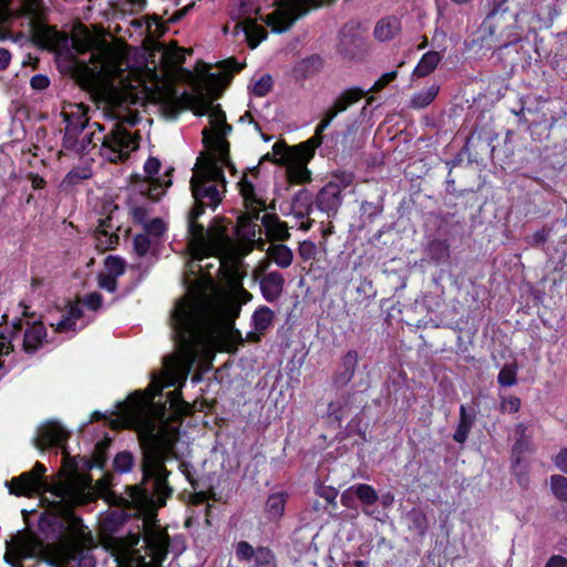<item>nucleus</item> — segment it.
I'll return each mask as SVG.
<instances>
[{
	"label": "nucleus",
	"mask_w": 567,
	"mask_h": 567,
	"mask_svg": "<svg viewBox=\"0 0 567 567\" xmlns=\"http://www.w3.org/2000/svg\"><path fill=\"white\" fill-rule=\"evenodd\" d=\"M289 184L302 185L311 181V173L305 165L291 166L287 169Z\"/></svg>",
	"instance_id": "nucleus-46"
},
{
	"label": "nucleus",
	"mask_w": 567,
	"mask_h": 567,
	"mask_svg": "<svg viewBox=\"0 0 567 567\" xmlns=\"http://www.w3.org/2000/svg\"><path fill=\"white\" fill-rule=\"evenodd\" d=\"M45 472L47 467L42 463L35 462L30 471L12 477L6 485L10 494L16 496L32 497L50 492L53 496L61 499L59 505L63 507L62 515L43 513L39 518L40 529L44 530L45 528H50L53 532L56 529L60 532L64 530L74 538L84 539L89 537L91 539V533L83 524V520L76 516L71 508L62 505V501L69 495V486L62 482L53 485L49 484Z\"/></svg>",
	"instance_id": "nucleus-3"
},
{
	"label": "nucleus",
	"mask_w": 567,
	"mask_h": 567,
	"mask_svg": "<svg viewBox=\"0 0 567 567\" xmlns=\"http://www.w3.org/2000/svg\"><path fill=\"white\" fill-rule=\"evenodd\" d=\"M80 132L72 131L68 127H65L64 136L62 140V146L68 151H73L75 153H84L85 152V145L83 143H80L78 140V136L80 135Z\"/></svg>",
	"instance_id": "nucleus-48"
},
{
	"label": "nucleus",
	"mask_w": 567,
	"mask_h": 567,
	"mask_svg": "<svg viewBox=\"0 0 567 567\" xmlns=\"http://www.w3.org/2000/svg\"><path fill=\"white\" fill-rule=\"evenodd\" d=\"M144 542L146 545V555L150 556L151 561L154 565L161 566L168 554V534L156 527L150 528L145 532Z\"/></svg>",
	"instance_id": "nucleus-14"
},
{
	"label": "nucleus",
	"mask_w": 567,
	"mask_h": 567,
	"mask_svg": "<svg viewBox=\"0 0 567 567\" xmlns=\"http://www.w3.org/2000/svg\"><path fill=\"white\" fill-rule=\"evenodd\" d=\"M337 0H276L277 8L261 20L275 33H284L313 10L333 6Z\"/></svg>",
	"instance_id": "nucleus-7"
},
{
	"label": "nucleus",
	"mask_w": 567,
	"mask_h": 567,
	"mask_svg": "<svg viewBox=\"0 0 567 567\" xmlns=\"http://www.w3.org/2000/svg\"><path fill=\"white\" fill-rule=\"evenodd\" d=\"M522 401L518 396L508 395L503 396L499 403V411L502 413H516L520 410Z\"/></svg>",
	"instance_id": "nucleus-56"
},
{
	"label": "nucleus",
	"mask_w": 567,
	"mask_h": 567,
	"mask_svg": "<svg viewBox=\"0 0 567 567\" xmlns=\"http://www.w3.org/2000/svg\"><path fill=\"white\" fill-rule=\"evenodd\" d=\"M313 196L307 188L298 190L292 198V207L297 210L296 216L302 218L312 212Z\"/></svg>",
	"instance_id": "nucleus-34"
},
{
	"label": "nucleus",
	"mask_w": 567,
	"mask_h": 567,
	"mask_svg": "<svg viewBox=\"0 0 567 567\" xmlns=\"http://www.w3.org/2000/svg\"><path fill=\"white\" fill-rule=\"evenodd\" d=\"M104 267L106 274L112 275L114 277H120L124 275L126 270L125 260L118 256L110 255L104 259Z\"/></svg>",
	"instance_id": "nucleus-50"
},
{
	"label": "nucleus",
	"mask_w": 567,
	"mask_h": 567,
	"mask_svg": "<svg viewBox=\"0 0 567 567\" xmlns=\"http://www.w3.org/2000/svg\"><path fill=\"white\" fill-rule=\"evenodd\" d=\"M272 89V78L270 74H264L260 76V79H258L250 92L251 94H254L255 96H258V97H264L266 96Z\"/></svg>",
	"instance_id": "nucleus-53"
},
{
	"label": "nucleus",
	"mask_w": 567,
	"mask_h": 567,
	"mask_svg": "<svg viewBox=\"0 0 567 567\" xmlns=\"http://www.w3.org/2000/svg\"><path fill=\"white\" fill-rule=\"evenodd\" d=\"M204 209L202 206H192L187 214V236L188 245L195 250V258L203 260L206 255L208 227L199 223Z\"/></svg>",
	"instance_id": "nucleus-10"
},
{
	"label": "nucleus",
	"mask_w": 567,
	"mask_h": 567,
	"mask_svg": "<svg viewBox=\"0 0 567 567\" xmlns=\"http://www.w3.org/2000/svg\"><path fill=\"white\" fill-rule=\"evenodd\" d=\"M359 367V353L355 350H348L341 355L340 361L332 374V385L337 389L347 386L354 378Z\"/></svg>",
	"instance_id": "nucleus-17"
},
{
	"label": "nucleus",
	"mask_w": 567,
	"mask_h": 567,
	"mask_svg": "<svg viewBox=\"0 0 567 567\" xmlns=\"http://www.w3.org/2000/svg\"><path fill=\"white\" fill-rule=\"evenodd\" d=\"M409 529L419 537H424L429 530L430 524L426 514L419 508H413L408 514Z\"/></svg>",
	"instance_id": "nucleus-36"
},
{
	"label": "nucleus",
	"mask_w": 567,
	"mask_h": 567,
	"mask_svg": "<svg viewBox=\"0 0 567 567\" xmlns=\"http://www.w3.org/2000/svg\"><path fill=\"white\" fill-rule=\"evenodd\" d=\"M69 439L70 433L60 423L52 421L40 430L34 443L40 450L51 446L64 449Z\"/></svg>",
	"instance_id": "nucleus-18"
},
{
	"label": "nucleus",
	"mask_w": 567,
	"mask_h": 567,
	"mask_svg": "<svg viewBox=\"0 0 567 567\" xmlns=\"http://www.w3.org/2000/svg\"><path fill=\"white\" fill-rule=\"evenodd\" d=\"M266 254L272 262L282 269L290 267L293 261V252L285 244H271L267 247Z\"/></svg>",
	"instance_id": "nucleus-32"
},
{
	"label": "nucleus",
	"mask_w": 567,
	"mask_h": 567,
	"mask_svg": "<svg viewBox=\"0 0 567 567\" xmlns=\"http://www.w3.org/2000/svg\"><path fill=\"white\" fill-rule=\"evenodd\" d=\"M351 489H353V494L364 505H368V506L374 505L379 499L377 491L373 488V486H371L369 484L360 483V484L351 486Z\"/></svg>",
	"instance_id": "nucleus-43"
},
{
	"label": "nucleus",
	"mask_w": 567,
	"mask_h": 567,
	"mask_svg": "<svg viewBox=\"0 0 567 567\" xmlns=\"http://www.w3.org/2000/svg\"><path fill=\"white\" fill-rule=\"evenodd\" d=\"M144 229L147 236L162 237L167 227L162 218L156 217L148 223H145Z\"/></svg>",
	"instance_id": "nucleus-55"
},
{
	"label": "nucleus",
	"mask_w": 567,
	"mask_h": 567,
	"mask_svg": "<svg viewBox=\"0 0 567 567\" xmlns=\"http://www.w3.org/2000/svg\"><path fill=\"white\" fill-rule=\"evenodd\" d=\"M190 190L194 197L193 206H202L204 213L206 208L215 210L221 203V193L215 184L203 182L199 174H193L190 178Z\"/></svg>",
	"instance_id": "nucleus-12"
},
{
	"label": "nucleus",
	"mask_w": 567,
	"mask_h": 567,
	"mask_svg": "<svg viewBox=\"0 0 567 567\" xmlns=\"http://www.w3.org/2000/svg\"><path fill=\"white\" fill-rule=\"evenodd\" d=\"M367 92L361 87H350L344 90L328 107L321 121L315 130V134L306 142L295 146L299 157L303 161H309L313 157L316 150L323 143V132L330 126L332 121L340 114L346 112L350 106L358 103L365 96Z\"/></svg>",
	"instance_id": "nucleus-6"
},
{
	"label": "nucleus",
	"mask_w": 567,
	"mask_h": 567,
	"mask_svg": "<svg viewBox=\"0 0 567 567\" xmlns=\"http://www.w3.org/2000/svg\"><path fill=\"white\" fill-rule=\"evenodd\" d=\"M261 225L266 236L271 241L284 243L290 238L289 227L286 221L280 220L277 214H265L261 217Z\"/></svg>",
	"instance_id": "nucleus-22"
},
{
	"label": "nucleus",
	"mask_w": 567,
	"mask_h": 567,
	"mask_svg": "<svg viewBox=\"0 0 567 567\" xmlns=\"http://www.w3.org/2000/svg\"><path fill=\"white\" fill-rule=\"evenodd\" d=\"M202 135L204 146L214 147L219 162L230 165V144L226 140L227 135H221V133L212 134L208 128H204Z\"/></svg>",
	"instance_id": "nucleus-24"
},
{
	"label": "nucleus",
	"mask_w": 567,
	"mask_h": 567,
	"mask_svg": "<svg viewBox=\"0 0 567 567\" xmlns=\"http://www.w3.org/2000/svg\"><path fill=\"white\" fill-rule=\"evenodd\" d=\"M231 221L225 216H215L208 225L207 247L205 258L210 256L224 257L233 247L229 236Z\"/></svg>",
	"instance_id": "nucleus-9"
},
{
	"label": "nucleus",
	"mask_w": 567,
	"mask_h": 567,
	"mask_svg": "<svg viewBox=\"0 0 567 567\" xmlns=\"http://www.w3.org/2000/svg\"><path fill=\"white\" fill-rule=\"evenodd\" d=\"M441 61V54L436 51H429L422 55L413 70L416 78H425L431 74Z\"/></svg>",
	"instance_id": "nucleus-35"
},
{
	"label": "nucleus",
	"mask_w": 567,
	"mask_h": 567,
	"mask_svg": "<svg viewBox=\"0 0 567 567\" xmlns=\"http://www.w3.org/2000/svg\"><path fill=\"white\" fill-rule=\"evenodd\" d=\"M239 312V305L228 298H213L203 292L179 298L169 317L177 368L189 373L200 352L225 331L244 343L241 332L234 327Z\"/></svg>",
	"instance_id": "nucleus-1"
},
{
	"label": "nucleus",
	"mask_w": 567,
	"mask_h": 567,
	"mask_svg": "<svg viewBox=\"0 0 567 567\" xmlns=\"http://www.w3.org/2000/svg\"><path fill=\"white\" fill-rule=\"evenodd\" d=\"M550 492L561 503H567V477L554 474L549 477Z\"/></svg>",
	"instance_id": "nucleus-44"
},
{
	"label": "nucleus",
	"mask_w": 567,
	"mask_h": 567,
	"mask_svg": "<svg viewBox=\"0 0 567 567\" xmlns=\"http://www.w3.org/2000/svg\"><path fill=\"white\" fill-rule=\"evenodd\" d=\"M134 251L138 257H145L151 249V239L146 234H137L133 238Z\"/></svg>",
	"instance_id": "nucleus-54"
},
{
	"label": "nucleus",
	"mask_w": 567,
	"mask_h": 567,
	"mask_svg": "<svg viewBox=\"0 0 567 567\" xmlns=\"http://www.w3.org/2000/svg\"><path fill=\"white\" fill-rule=\"evenodd\" d=\"M110 440L99 441L93 450L92 456L89 461V468L104 470L109 460L107 451L110 447Z\"/></svg>",
	"instance_id": "nucleus-38"
},
{
	"label": "nucleus",
	"mask_w": 567,
	"mask_h": 567,
	"mask_svg": "<svg viewBox=\"0 0 567 567\" xmlns=\"http://www.w3.org/2000/svg\"><path fill=\"white\" fill-rule=\"evenodd\" d=\"M261 295L268 302H275L284 291L285 278L279 271H270L260 279Z\"/></svg>",
	"instance_id": "nucleus-23"
},
{
	"label": "nucleus",
	"mask_w": 567,
	"mask_h": 567,
	"mask_svg": "<svg viewBox=\"0 0 567 567\" xmlns=\"http://www.w3.org/2000/svg\"><path fill=\"white\" fill-rule=\"evenodd\" d=\"M508 1L509 0H493L492 1V9L487 16V19L496 21L494 29L498 27L497 24H498L499 19L505 20L507 16L512 23L516 22L517 12L511 11Z\"/></svg>",
	"instance_id": "nucleus-37"
},
{
	"label": "nucleus",
	"mask_w": 567,
	"mask_h": 567,
	"mask_svg": "<svg viewBox=\"0 0 567 567\" xmlns=\"http://www.w3.org/2000/svg\"><path fill=\"white\" fill-rule=\"evenodd\" d=\"M322 66V59L317 55H310L300 60L293 68L296 78L307 79L316 74Z\"/></svg>",
	"instance_id": "nucleus-33"
},
{
	"label": "nucleus",
	"mask_w": 567,
	"mask_h": 567,
	"mask_svg": "<svg viewBox=\"0 0 567 567\" xmlns=\"http://www.w3.org/2000/svg\"><path fill=\"white\" fill-rule=\"evenodd\" d=\"M90 175L91 174H90L89 168H85V167L73 168L68 173L65 181L69 184L74 185V184L79 183L80 181L89 178Z\"/></svg>",
	"instance_id": "nucleus-61"
},
{
	"label": "nucleus",
	"mask_w": 567,
	"mask_h": 567,
	"mask_svg": "<svg viewBox=\"0 0 567 567\" xmlns=\"http://www.w3.org/2000/svg\"><path fill=\"white\" fill-rule=\"evenodd\" d=\"M97 286L106 290L107 292H115L117 290V277L109 275L106 272H100L97 275Z\"/></svg>",
	"instance_id": "nucleus-57"
},
{
	"label": "nucleus",
	"mask_w": 567,
	"mask_h": 567,
	"mask_svg": "<svg viewBox=\"0 0 567 567\" xmlns=\"http://www.w3.org/2000/svg\"><path fill=\"white\" fill-rule=\"evenodd\" d=\"M553 463L563 473L567 474V447H563L554 457Z\"/></svg>",
	"instance_id": "nucleus-64"
},
{
	"label": "nucleus",
	"mask_w": 567,
	"mask_h": 567,
	"mask_svg": "<svg viewBox=\"0 0 567 567\" xmlns=\"http://www.w3.org/2000/svg\"><path fill=\"white\" fill-rule=\"evenodd\" d=\"M440 92L437 84H432L425 90L419 91L413 94L411 99V106L414 109H424L430 105Z\"/></svg>",
	"instance_id": "nucleus-39"
},
{
	"label": "nucleus",
	"mask_w": 567,
	"mask_h": 567,
	"mask_svg": "<svg viewBox=\"0 0 567 567\" xmlns=\"http://www.w3.org/2000/svg\"><path fill=\"white\" fill-rule=\"evenodd\" d=\"M261 212L257 208L246 209L237 217L236 236L241 245L261 234V227L258 224L259 220L261 221Z\"/></svg>",
	"instance_id": "nucleus-19"
},
{
	"label": "nucleus",
	"mask_w": 567,
	"mask_h": 567,
	"mask_svg": "<svg viewBox=\"0 0 567 567\" xmlns=\"http://www.w3.org/2000/svg\"><path fill=\"white\" fill-rule=\"evenodd\" d=\"M359 395H361L360 391H348L329 402L327 408L328 423L336 427H341L342 421L351 413L352 406Z\"/></svg>",
	"instance_id": "nucleus-16"
},
{
	"label": "nucleus",
	"mask_w": 567,
	"mask_h": 567,
	"mask_svg": "<svg viewBox=\"0 0 567 567\" xmlns=\"http://www.w3.org/2000/svg\"><path fill=\"white\" fill-rule=\"evenodd\" d=\"M287 492L271 493L265 503V514L270 522H279L285 515L286 504L288 501Z\"/></svg>",
	"instance_id": "nucleus-29"
},
{
	"label": "nucleus",
	"mask_w": 567,
	"mask_h": 567,
	"mask_svg": "<svg viewBox=\"0 0 567 567\" xmlns=\"http://www.w3.org/2000/svg\"><path fill=\"white\" fill-rule=\"evenodd\" d=\"M245 33L247 44L250 49H256L264 40L267 39V30L257 23L252 18H246L237 24Z\"/></svg>",
	"instance_id": "nucleus-27"
},
{
	"label": "nucleus",
	"mask_w": 567,
	"mask_h": 567,
	"mask_svg": "<svg viewBox=\"0 0 567 567\" xmlns=\"http://www.w3.org/2000/svg\"><path fill=\"white\" fill-rule=\"evenodd\" d=\"M145 406V398L144 395L135 391L127 396V399L120 403V409H122L123 413L134 415L143 411Z\"/></svg>",
	"instance_id": "nucleus-41"
},
{
	"label": "nucleus",
	"mask_w": 567,
	"mask_h": 567,
	"mask_svg": "<svg viewBox=\"0 0 567 567\" xmlns=\"http://www.w3.org/2000/svg\"><path fill=\"white\" fill-rule=\"evenodd\" d=\"M497 382L502 386H513L517 383V368L515 364H505L498 375Z\"/></svg>",
	"instance_id": "nucleus-51"
},
{
	"label": "nucleus",
	"mask_w": 567,
	"mask_h": 567,
	"mask_svg": "<svg viewBox=\"0 0 567 567\" xmlns=\"http://www.w3.org/2000/svg\"><path fill=\"white\" fill-rule=\"evenodd\" d=\"M425 260L435 266L449 265L451 260V245L447 239L433 238L424 248Z\"/></svg>",
	"instance_id": "nucleus-21"
},
{
	"label": "nucleus",
	"mask_w": 567,
	"mask_h": 567,
	"mask_svg": "<svg viewBox=\"0 0 567 567\" xmlns=\"http://www.w3.org/2000/svg\"><path fill=\"white\" fill-rule=\"evenodd\" d=\"M266 245H267V240L261 238L260 236L259 237H254L252 240H246L241 246H243V255L246 256L248 254H250L254 249H257V250H260V251H266L267 248H266Z\"/></svg>",
	"instance_id": "nucleus-58"
},
{
	"label": "nucleus",
	"mask_w": 567,
	"mask_h": 567,
	"mask_svg": "<svg viewBox=\"0 0 567 567\" xmlns=\"http://www.w3.org/2000/svg\"><path fill=\"white\" fill-rule=\"evenodd\" d=\"M549 237V230L546 228H542L535 231L532 236L527 238V243L533 247H538L547 241Z\"/></svg>",
	"instance_id": "nucleus-63"
},
{
	"label": "nucleus",
	"mask_w": 567,
	"mask_h": 567,
	"mask_svg": "<svg viewBox=\"0 0 567 567\" xmlns=\"http://www.w3.org/2000/svg\"><path fill=\"white\" fill-rule=\"evenodd\" d=\"M221 94L223 87L219 74L209 73L203 85H198L196 93L184 92L182 99L196 105L195 115H209V122L214 130L213 134L228 135L233 131V126L227 123L226 113L221 105L214 104V101L219 99Z\"/></svg>",
	"instance_id": "nucleus-4"
},
{
	"label": "nucleus",
	"mask_w": 567,
	"mask_h": 567,
	"mask_svg": "<svg viewBox=\"0 0 567 567\" xmlns=\"http://www.w3.org/2000/svg\"><path fill=\"white\" fill-rule=\"evenodd\" d=\"M476 415L474 409L468 412L465 405L460 408V420L455 432L453 433V440L457 443H465L468 434L475 423Z\"/></svg>",
	"instance_id": "nucleus-31"
},
{
	"label": "nucleus",
	"mask_w": 567,
	"mask_h": 567,
	"mask_svg": "<svg viewBox=\"0 0 567 567\" xmlns=\"http://www.w3.org/2000/svg\"><path fill=\"white\" fill-rule=\"evenodd\" d=\"M224 166L228 165L220 163L215 153H203L198 157L194 174H199L205 183L215 184L217 186L221 185L225 188L226 178Z\"/></svg>",
	"instance_id": "nucleus-13"
},
{
	"label": "nucleus",
	"mask_w": 567,
	"mask_h": 567,
	"mask_svg": "<svg viewBox=\"0 0 567 567\" xmlns=\"http://www.w3.org/2000/svg\"><path fill=\"white\" fill-rule=\"evenodd\" d=\"M358 40L359 39L355 35H348L342 33L338 44V51L347 58H354Z\"/></svg>",
	"instance_id": "nucleus-52"
},
{
	"label": "nucleus",
	"mask_w": 567,
	"mask_h": 567,
	"mask_svg": "<svg viewBox=\"0 0 567 567\" xmlns=\"http://www.w3.org/2000/svg\"><path fill=\"white\" fill-rule=\"evenodd\" d=\"M71 110H63L62 115L68 128L82 133L89 124L87 106L83 103L70 104Z\"/></svg>",
	"instance_id": "nucleus-25"
},
{
	"label": "nucleus",
	"mask_w": 567,
	"mask_h": 567,
	"mask_svg": "<svg viewBox=\"0 0 567 567\" xmlns=\"http://www.w3.org/2000/svg\"><path fill=\"white\" fill-rule=\"evenodd\" d=\"M235 555L241 563L254 560V567H278L276 554L268 546L254 548L247 540H240L235 545Z\"/></svg>",
	"instance_id": "nucleus-11"
},
{
	"label": "nucleus",
	"mask_w": 567,
	"mask_h": 567,
	"mask_svg": "<svg viewBox=\"0 0 567 567\" xmlns=\"http://www.w3.org/2000/svg\"><path fill=\"white\" fill-rule=\"evenodd\" d=\"M134 456L128 451L120 452L113 460V470L117 473H127L132 470Z\"/></svg>",
	"instance_id": "nucleus-49"
},
{
	"label": "nucleus",
	"mask_w": 567,
	"mask_h": 567,
	"mask_svg": "<svg viewBox=\"0 0 567 567\" xmlns=\"http://www.w3.org/2000/svg\"><path fill=\"white\" fill-rule=\"evenodd\" d=\"M48 332L47 327L42 321L28 322V327L24 331L22 349L28 354H34L45 343L49 342L47 339Z\"/></svg>",
	"instance_id": "nucleus-20"
},
{
	"label": "nucleus",
	"mask_w": 567,
	"mask_h": 567,
	"mask_svg": "<svg viewBox=\"0 0 567 567\" xmlns=\"http://www.w3.org/2000/svg\"><path fill=\"white\" fill-rule=\"evenodd\" d=\"M239 193L244 199V206L246 209L257 208L259 210H266V202L258 197L256 194L255 185L250 182L247 176H244L239 182Z\"/></svg>",
	"instance_id": "nucleus-30"
},
{
	"label": "nucleus",
	"mask_w": 567,
	"mask_h": 567,
	"mask_svg": "<svg viewBox=\"0 0 567 567\" xmlns=\"http://www.w3.org/2000/svg\"><path fill=\"white\" fill-rule=\"evenodd\" d=\"M527 425L518 423L515 426V434L517 439L512 446V461L514 465H518L524 455L533 451V442L529 435H527Z\"/></svg>",
	"instance_id": "nucleus-26"
},
{
	"label": "nucleus",
	"mask_w": 567,
	"mask_h": 567,
	"mask_svg": "<svg viewBox=\"0 0 567 567\" xmlns=\"http://www.w3.org/2000/svg\"><path fill=\"white\" fill-rule=\"evenodd\" d=\"M274 311L267 306H260L252 313V324L257 332L266 331L274 320Z\"/></svg>",
	"instance_id": "nucleus-40"
},
{
	"label": "nucleus",
	"mask_w": 567,
	"mask_h": 567,
	"mask_svg": "<svg viewBox=\"0 0 567 567\" xmlns=\"http://www.w3.org/2000/svg\"><path fill=\"white\" fill-rule=\"evenodd\" d=\"M118 228L120 227H115L113 225L112 216L100 219L96 233L97 235L107 237V248H113L114 245L118 244L120 237L115 231H113L114 229L117 230Z\"/></svg>",
	"instance_id": "nucleus-42"
},
{
	"label": "nucleus",
	"mask_w": 567,
	"mask_h": 567,
	"mask_svg": "<svg viewBox=\"0 0 567 567\" xmlns=\"http://www.w3.org/2000/svg\"><path fill=\"white\" fill-rule=\"evenodd\" d=\"M113 7L122 13L138 14L147 6V0H113Z\"/></svg>",
	"instance_id": "nucleus-45"
},
{
	"label": "nucleus",
	"mask_w": 567,
	"mask_h": 567,
	"mask_svg": "<svg viewBox=\"0 0 567 567\" xmlns=\"http://www.w3.org/2000/svg\"><path fill=\"white\" fill-rule=\"evenodd\" d=\"M383 212V198L379 196L377 202L363 200L360 206L362 216H367L369 221H373Z\"/></svg>",
	"instance_id": "nucleus-47"
},
{
	"label": "nucleus",
	"mask_w": 567,
	"mask_h": 567,
	"mask_svg": "<svg viewBox=\"0 0 567 567\" xmlns=\"http://www.w3.org/2000/svg\"><path fill=\"white\" fill-rule=\"evenodd\" d=\"M401 31V21L394 16L380 19L374 27V38L380 42L393 40Z\"/></svg>",
	"instance_id": "nucleus-28"
},
{
	"label": "nucleus",
	"mask_w": 567,
	"mask_h": 567,
	"mask_svg": "<svg viewBox=\"0 0 567 567\" xmlns=\"http://www.w3.org/2000/svg\"><path fill=\"white\" fill-rule=\"evenodd\" d=\"M99 131L85 134L80 143L85 145V150L92 145L95 147L101 143V155L110 163L118 164L128 159L131 152L138 147V138L135 140L132 133L122 124L114 123L106 134H103L104 126L93 123Z\"/></svg>",
	"instance_id": "nucleus-5"
},
{
	"label": "nucleus",
	"mask_w": 567,
	"mask_h": 567,
	"mask_svg": "<svg viewBox=\"0 0 567 567\" xmlns=\"http://www.w3.org/2000/svg\"><path fill=\"white\" fill-rule=\"evenodd\" d=\"M396 78H398L396 71L386 72L374 82V84L371 86V89L369 91L380 92L381 90L386 87L392 81H394Z\"/></svg>",
	"instance_id": "nucleus-60"
},
{
	"label": "nucleus",
	"mask_w": 567,
	"mask_h": 567,
	"mask_svg": "<svg viewBox=\"0 0 567 567\" xmlns=\"http://www.w3.org/2000/svg\"><path fill=\"white\" fill-rule=\"evenodd\" d=\"M317 494L327 501L328 504L336 506L337 505V497H338V491L334 487L331 486H320L317 491Z\"/></svg>",
	"instance_id": "nucleus-62"
},
{
	"label": "nucleus",
	"mask_w": 567,
	"mask_h": 567,
	"mask_svg": "<svg viewBox=\"0 0 567 567\" xmlns=\"http://www.w3.org/2000/svg\"><path fill=\"white\" fill-rule=\"evenodd\" d=\"M83 305L91 311H97L103 305V297L100 292H90L84 296Z\"/></svg>",
	"instance_id": "nucleus-59"
},
{
	"label": "nucleus",
	"mask_w": 567,
	"mask_h": 567,
	"mask_svg": "<svg viewBox=\"0 0 567 567\" xmlns=\"http://www.w3.org/2000/svg\"><path fill=\"white\" fill-rule=\"evenodd\" d=\"M176 440L157 432L142 443L141 470L143 480L140 485L131 487V497L140 506L152 505L156 508L166 505L174 489L168 484L171 471L166 462L174 456Z\"/></svg>",
	"instance_id": "nucleus-2"
},
{
	"label": "nucleus",
	"mask_w": 567,
	"mask_h": 567,
	"mask_svg": "<svg viewBox=\"0 0 567 567\" xmlns=\"http://www.w3.org/2000/svg\"><path fill=\"white\" fill-rule=\"evenodd\" d=\"M342 200V188L340 184L330 182L318 192L315 205L320 212L326 213L328 217H333L337 215Z\"/></svg>",
	"instance_id": "nucleus-15"
},
{
	"label": "nucleus",
	"mask_w": 567,
	"mask_h": 567,
	"mask_svg": "<svg viewBox=\"0 0 567 567\" xmlns=\"http://www.w3.org/2000/svg\"><path fill=\"white\" fill-rule=\"evenodd\" d=\"M29 33L32 43L42 50L59 52L69 49V34L45 23L41 13H34L30 19Z\"/></svg>",
	"instance_id": "nucleus-8"
}]
</instances>
